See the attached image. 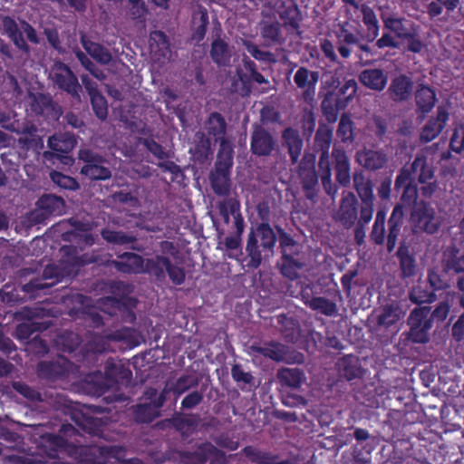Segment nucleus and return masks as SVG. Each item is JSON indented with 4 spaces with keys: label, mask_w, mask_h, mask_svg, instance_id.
Wrapping results in <instances>:
<instances>
[{
    "label": "nucleus",
    "mask_w": 464,
    "mask_h": 464,
    "mask_svg": "<svg viewBox=\"0 0 464 464\" xmlns=\"http://www.w3.org/2000/svg\"><path fill=\"white\" fill-rule=\"evenodd\" d=\"M160 253L151 257L124 252L119 255L120 260H111V265L123 274H146L157 284H163L167 277L174 285H181L186 281V271L176 259L179 254L178 246L171 241L162 240L159 243Z\"/></svg>",
    "instance_id": "obj_1"
},
{
    "label": "nucleus",
    "mask_w": 464,
    "mask_h": 464,
    "mask_svg": "<svg viewBox=\"0 0 464 464\" xmlns=\"http://www.w3.org/2000/svg\"><path fill=\"white\" fill-rule=\"evenodd\" d=\"M380 17L384 32L375 43L379 49H397L400 45H403L405 51L420 53L425 48L426 45L420 32V26L415 22L401 15L390 6L381 8Z\"/></svg>",
    "instance_id": "obj_2"
},
{
    "label": "nucleus",
    "mask_w": 464,
    "mask_h": 464,
    "mask_svg": "<svg viewBox=\"0 0 464 464\" xmlns=\"http://www.w3.org/2000/svg\"><path fill=\"white\" fill-rule=\"evenodd\" d=\"M386 210L378 209L372 229L370 234L372 241L378 246H382L386 241V249L392 253L397 244L404 223V211L401 205H396L388 219V234L385 237Z\"/></svg>",
    "instance_id": "obj_3"
},
{
    "label": "nucleus",
    "mask_w": 464,
    "mask_h": 464,
    "mask_svg": "<svg viewBox=\"0 0 464 464\" xmlns=\"http://www.w3.org/2000/svg\"><path fill=\"white\" fill-rule=\"evenodd\" d=\"M333 141V129L325 124H320L314 136V149L321 152L318 168L322 186L327 195L334 199L338 187L332 181V169L329 158V150Z\"/></svg>",
    "instance_id": "obj_4"
},
{
    "label": "nucleus",
    "mask_w": 464,
    "mask_h": 464,
    "mask_svg": "<svg viewBox=\"0 0 464 464\" xmlns=\"http://www.w3.org/2000/svg\"><path fill=\"white\" fill-rule=\"evenodd\" d=\"M20 27L15 19L10 15L0 16V31L2 34L6 35L14 44V45L25 54H29L31 48L26 43L23 33L25 34L27 40L34 44L40 43L34 27L25 20L20 21Z\"/></svg>",
    "instance_id": "obj_5"
},
{
    "label": "nucleus",
    "mask_w": 464,
    "mask_h": 464,
    "mask_svg": "<svg viewBox=\"0 0 464 464\" xmlns=\"http://www.w3.org/2000/svg\"><path fill=\"white\" fill-rule=\"evenodd\" d=\"M334 35L337 51L343 59H348L355 45L360 44V40H364L362 25L357 20L353 22L347 20L337 24Z\"/></svg>",
    "instance_id": "obj_6"
},
{
    "label": "nucleus",
    "mask_w": 464,
    "mask_h": 464,
    "mask_svg": "<svg viewBox=\"0 0 464 464\" xmlns=\"http://www.w3.org/2000/svg\"><path fill=\"white\" fill-rule=\"evenodd\" d=\"M78 159L83 163L81 174L89 179L97 181L108 180L111 178V170L108 167L109 162L101 154L90 149H80Z\"/></svg>",
    "instance_id": "obj_7"
},
{
    "label": "nucleus",
    "mask_w": 464,
    "mask_h": 464,
    "mask_svg": "<svg viewBox=\"0 0 464 464\" xmlns=\"http://www.w3.org/2000/svg\"><path fill=\"white\" fill-rule=\"evenodd\" d=\"M411 223L414 233L435 234L440 222L436 216V211L430 202L420 200L415 207L411 208Z\"/></svg>",
    "instance_id": "obj_8"
},
{
    "label": "nucleus",
    "mask_w": 464,
    "mask_h": 464,
    "mask_svg": "<svg viewBox=\"0 0 464 464\" xmlns=\"http://www.w3.org/2000/svg\"><path fill=\"white\" fill-rule=\"evenodd\" d=\"M110 342H124L127 344L137 345V333L131 327L123 326L120 329L104 330L102 335H96L86 344V350L93 353L106 351Z\"/></svg>",
    "instance_id": "obj_9"
},
{
    "label": "nucleus",
    "mask_w": 464,
    "mask_h": 464,
    "mask_svg": "<svg viewBox=\"0 0 464 464\" xmlns=\"http://www.w3.org/2000/svg\"><path fill=\"white\" fill-rule=\"evenodd\" d=\"M77 145V138L72 132H58L50 136L48 139V147L53 152L45 151L44 157L52 156L60 160V162L66 166H72L74 159L72 156V151Z\"/></svg>",
    "instance_id": "obj_10"
},
{
    "label": "nucleus",
    "mask_w": 464,
    "mask_h": 464,
    "mask_svg": "<svg viewBox=\"0 0 464 464\" xmlns=\"http://www.w3.org/2000/svg\"><path fill=\"white\" fill-rule=\"evenodd\" d=\"M353 187L361 198L359 226L367 225L372 218L375 198L372 183L362 172L353 174Z\"/></svg>",
    "instance_id": "obj_11"
},
{
    "label": "nucleus",
    "mask_w": 464,
    "mask_h": 464,
    "mask_svg": "<svg viewBox=\"0 0 464 464\" xmlns=\"http://www.w3.org/2000/svg\"><path fill=\"white\" fill-rule=\"evenodd\" d=\"M64 276V270L59 266L48 265L44 267L41 277L31 279L23 285L22 289L31 295H38L41 293L50 294V289L62 282Z\"/></svg>",
    "instance_id": "obj_12"
},
{
    "label": "nucleus",
    "mask_w": 464,
    "mask_h": 464,
    "mask_svg": "<svg viewBox=\"0 0 464 464\" xmlns=\"http://www.w3.org/2000/svg\"><path fill=\"white\" fill-rule=\"evenodd\" d=\"M297 176L306 198L315 201L319 192V182L314 154L304 155L298 165Z\"/></svg>",
    "instance_id": "obj_13"
},
{
    "label": "nucleus",
    "mask_w": 464,
    "mask_h": 464,
    "mask_svg": "<svg viewBox=\"0 0 464 464\" xmlns=\"http://www.w3.org/2000/svg\"><path fill=\"white\" fill-rule=\"evenodd\" d=\"M430 306L414 308L407 320L410 326L408 338L415 343H426L430 341V332L432 328L430 320Z\"/></svg>",
    "instance_id": "obj_14"
},
{
    "label": "nucleus",
    "mask_w": 464,
    "mask_h": 464,
    "mask_svg": "<svg viewBox=\"0 0 464 464\" xmlns=\"http://www.w3.org/2000/svg\"><path fill=\"white\" fill-rule=\"evenodd\" d=\"M131 371L120 361L109 358L104 366V381L97 383L95 393L98 396L105 394L110 387L115 384L128 383L131 380Z\"/></svg>",
    "instance_id": "obj_15"
},
{
    "label": "nucleus",
    "mask_w": 464,
    "mask_h": 464,
    "mask_svg": "<svg viewBox=\"0 0 464 464\" xmlns=\"http://www.w3.org/2000/svg\"><path fill=\"white\" fill-rule=\"evenodd\" d=\"M53 84L72 98H80L82 85L71 68L63 62H55L50 73Z\"/></svg>",
    "instance_id": "obj_16"
},
{
    "label": "nucleus",
    "mask_w": 464,
    "mask_h": 464,
    "mask_svg": "<svg viewBox=\"0 0 464 464\" xmlns=\"http://www.w3.org/2000/svg\"><path fill=\"white\" fill-rule=\"evenodd\" d=\"M72 362L64 356H58L51 361H41L37 363V373L40 378L49 382L65 379L72 370Z\"/></svg>",
    "instance_id": "obj_17"
},
{
    "label": "nucleus",
    "mask_w": 464,
    "mask_h": 464,
    "mask_svg": "<svg viewBox=\"0 0 464 464\" xmlns=\"http://www.w3.org/2000/svg\"><path fill=\"white\" fill-rule=\"evenodd\" d=\"M140 143L142 144L155 158L160 160L158 163V167L163 172H169L172 175L171 181H176L179 178H183L184 175L181 168L174 161L167 160V159L169 158V153L153 138H142L140 140Z\"/></svg>",
    "instance_id": "obj_18"
},
{
    "label": "nucleus",
    "mask_w": 464,
    "mask_h": 464,
    "mask_svg": "<svg viewBox=\"0 0 464 464\" xmlns=\"http://www.w3.org/2000/svg\"><path fill=\"white\" fill-rule=\"evenodd\" d=\"M4 128L20 136L18 138V144L23 149L40 151L44 147V139L38 133L37 126L32 121H26L17 128H14L13 124L11 126L4 125Z\"/></svg>",
    "instance_id": "obj_19"
},
{
    "label": "nucleus",
    "mask_w": 464,
    "mask_h": 464,
    "mask_svg": "<svg viewBox=\"0 0 464 464\" xmlns=\"http://www.w3.org/2000/svg\"><path fill=\"white\" fill-rule=\"evenodd\" d=\"M31 102H29V110L35 116H42L46 121H56L63 114L62 108L53 101L52 97L44 94H31Z\"/></svg>",
    "instance_id": "obj_20"
},
{
    "label": "nucleus",
    "mask_w": 464,
    "mask_h": 464,
    "mask_svg": "<svg viewBox=\"0 0 464 464\" xmlns=\"http://www.w3.org/2000/svg\"><path fill=\"white\" fill-rule=\"evenodd\" d=\"M334 218L345 228L353 227L358 221V199L353 192L343 193Z\"/></svg>",
    "instance_id": "obj_21"
},
{
    "label": "nucleus",
    "mask_w": 464,
    "mask_h": 464,
    "mask_svg": "<svg viewBox=\"0 0 464 464\" xmlns=\"http://www.w3.org/2000/svg\"><path fill=\"white\" fill-rule=\"evenodd\" d=\"M319 78L320 73L317 71H310L303 66L296 71L294 81L296 86L302 90V96L305 102L314 101Z\"/></svg>",
    "instance_id": "obj_22"
},
{
    "label": "nucleus",
    "mask_w": 464,
    "mask_h": 464,
    "mask_svg": "<svg viewBox=\"0 0 464 464\" xmlns=\"http://www.w3.org/2000/svg\"><path fill=\"white\" fill-rule=\"evenodd\" d=\"M449 119L448 110L444 106H439L436 116L430 117L421 128L420 140L427 143L435 140L446 127Z\"/></svg>",
    "instance_id": "obj_23"
},
{
    "label": "nucleus",
    "mask_w": 464,
    "mask_h": 464,
    "mask_svg": "<svg viewBox=\"0 0 464 464\" xmlns=\"http://www.w3.org/2000/svg\"><path fill=\"white\" fill-rule=\"evenodd\" d=\"M242 68L237 69V74L239 81L243 85V92L245 95H248L251 92L252 84L254 82L262 84L266 83V80L257 71L255 62L249 57L244 56L242 59Z\"/></svg>",
    "instance_id": "obj_24"
},
{
    "label": "nucleus",
    "mask_w": 464,
    "mask_h": 464,
    "mask_svg": "<svg viewBox=\"0 0 464 464\" xmlns=\"http://www.w3.org/2000/svg\"><path fill=\"white\" fill-rule=\"evenodd\" d=\"M276 149V140L262 126H256L251 134L250 150L256 156H268Z\"/></svg>",
    "instance_id": "obj_25"
},
{
    "label": "nucleus",
    "mask_w": 464,
    "mask_h": 464,
    "mask_svg": "<svg viewBox=\"0 0 464 464\" xmlns=\"http://www.w3.org/2000/svg\"><path fill=\"white\" fill-rule=\"evenodd\" d=\"M412 79L403 73L393 77L387 90L389 98L394 102H407L413 92Z\"/></svg>",
    "instance_id": "obj_26"
},
{
    "label": "nucleus",
    "mask_w": 464,
    "mask_h": 464,
    "mask_svg": "<svg viewBox=\"0 0 464 464\" xmlns=\"http://www.w3.org/2000/svg\"><path fill=\"white\" fill-rule=\"evenodd\" d=\"M218 210L225 223H229L230 216L234 218L236 235L241 236L244 232L245 223L240 213V202L237 198H227L219 202Z\"/></svg>",
    "instance_id": "obj_27"
},
{
    "label": "nucleus",
    "mask_w": 464,
    "mask_h": 464,
    "mask_svg": "<svg viewBox=\"0 0 464 464\" xmlns=\"http://www.w3.org/2000/svg\"><path fill=\"white\" fill-rule=\"evenodd\" d=\"M332 157L334 161L336 181L340 186L348 187L351 183V165L344 149L334 146Z\"/></svg>",
    "instance_id": "obj_28"
},
{
    "label": "nucleus",
    "mask_w": 464,
    "mask_h": 464,
    "mask_svg": "<svg viewBox=\"0 0 464 464\" xmlns=\"http://www.w3.org/2000/svg\"><path fill=\"white\" fill-rule=\"evenodd\" d=\"M311 292L312 289L309 286H305L301 291L302 299L307 306L326 316L336 315L338 308L334 302L325 297L313 296Z\"/></svg>",
    "instance_id": "obj_29"
},
{
    "label": "nucleus",
    "mask_w": 464,
    "mask_h": 464,
    "mask_svg": "<svg viewBox=\"0 0 464 464\" xmlns=\"http://www.w3.org/2000/svg\"><path fill=\"white\" fill-rule=\"evenodd\" d=\"M68 441L63 436L53 433H44L40 436L37 450L39 454L50 459H56L58 452L65 450Z\"/></svg>",
    "instance_id": "obj_30"
},
{
    "label": "nucleus",
    "mask_w": 464,
    "mask_h": 464,
    "mask_svg": "<svg viewBox=\"0 0 464 464\" xmlns=\"http://www.w3.org/2000/svg\"><path fill=\"white\" fill-rule=\"evenodd\" d=\"M441 266L447 275L464 273V253L455 246H448L442 255Z\"/></svg>",
    "instance_id": "obj_31"
},
{
    "label": "nucleus",
    "mask_w": 464,
    "mask_h": 464,
    "mask_svg": "<svg viewBox=\"0 0 464 464\" xmlns=\"http://www.w3.org/2000/svg\"><path fill=\"white\" fill-rule=\"evenodd\" d=\"M336 368L340 377L347 381L363 377L364 372L360 360L353 354H347L341 357L336 362Z\"/></svg>",
    "instance_id": "obj_32"
},
{
    "label": "nucleus",
    "mask_w": 464,
    "mask_h": 464,
    "mask_svg": "<svg viewBox=\"0 0 464 464\" xmlns=\"http://www.w3.org/2000/svg\"><path fill=\"white\" fill-rule=\"evenodd\" d=\"M212 190L217 196L229 198L231 191V169L215 168L209 174Z\"/></svg>",
    "instance_id": "obj_33"
},
{
    "label": "nucleus",
    "mask_w": 464,
    "mask_h": 464,
    "mask_svg": "<svg viewBox=\"0 0 464 464\" xmlns=\"http://www.w3.org/2000/svg\"><path fill=\"white\" fill-rule=\"evenodd\" d=\"M415 102L417 111L420 112L423 117L426 116L433 110L437 102L435 91L429 85L418 84L415 91Z\"/></svg>",
    "instance_id": "obj_34"
},
{
    "label": "nucleus",
    "mask_w": 464,
    "mask_h": 464,
    "mask_svg": "<svg viewBox=\"0 0 464 464\" xmlns=\"http://www.w3.org/2000/svg\"><path fill=\"white\" fill-rule=\"evenodd\" d=\"M359 81L368 89L382 92L387 85L388 75L382 69H365L359 74Z\"/></svg>",
    "instance_id": "obj_35"
},
{
    "label": "nucleus",
    "mask_w": 464,
    "mask_h": 464,
    "mask_svg": "<svg viewBox=\"0 0 464 464\" xmlns=\"http://www.w3.org/2000/svg\"><path fill=\"white\" fill-rule=\"evenodd\" d=\"M162 400L158 401L156 407L147 402H140L132 406V413L134 420L137 423H151L154 420L160 416V409L162 408Z\"/></svg>",
    "instance_id": "obj_36"
},
{
    "label": "nucleus",
    "mask_w": 464,
    "mask_h": 464,
    "mask_svg": "<svg viewBox=\"0 0 464 464\" xmlns=\"http://www.w3.org/2000/svg\"><path fill=\"white\" fill-rule=\"evenodd\" d=\"M261 36L268 44H280L284 41L283 26L272 17H266L261 22Z\"/></svg>",
    "instance_id": "obj_37"
},
{
    "label": "nucleus",
    "mask_w": 464,
    "mask_h": 464,
    "mask_svg": "<svg viewBox=\"0 0 464 464\" xmlns=\"http://www.w3.org/2000/svg\"><path fill=\"white\" fill-rule=\"evenodd\" d=\"M254 353H257L276 362H283L287 354V347L278 342L266 343L265 345L254 343L250 346Z\"/></svg>",
    "instance_id": "obj_38"
},
{
    "label": "nucleus",
    "mask_w": 464,
    "mask_h": 464,
    "mask_svg": "<svg viewBox=\"0 0 464 464\" xmlns=\"http://www.w3.org/2000/svg\"><path fill=\"white\" fill-rule=\"evenodd\" d=\"M322 111L330 123L336 121L340 111L346 108V102L341 101L334 92H328L322 101Z\"/></svg>",
    "instance_id": "obj_39"
},
{
    "label": "nucleus",
    "mask_w": 464,
    "mask_h": 464,
    "mask_svg": "<svg viewBox=\"0 0 464 464\" xmlns=\"http://www.w3.org/2000/svg\"><path fill=\"white\" fill-rule=\"evenodd\" d=\"M37 206L41 210V216H59L62 214L65 206L63 198L55 195H43L37 201Z\"/></svg>",
    "instance_id": "obj_40"
},
{
    "label": "nucleus",
    "mask_w": 464,
    "mask_h": 464,
    "mask_svg": "<svg viewBox=\"0 0 464 464\" xmlns=\"http://www.w3.org/2000/svg\"><path fill=\"white\" fill-rule=\"evenodd\" d=\"M81 44L87 53L102 64L111 63L112 56L111 52L102 44L92 42L86 35L81 36Z\"/></svg>",
    "instance_id": "obj_41"
},
{
    "label": "nucleus",
    "mask_w": 464,
    "mask_h": 464,
    "mask_svg": "<svg viewBox=\"0 0 464 464\" xmlns=\"http://www.w3.org/2000/svg\"><path fill=\"white\" fill-rule=\"evenodd\" d=\"M113 448L81 447L79 450L80 462L82 464H106V455L111 453Z\"/></svg>",
    "instance_id": "obj_42"
},
{
    "label": "nucleus",
    "mask_w": 464,
    "mask_h": 464,
    "mask_svg": "<svg viewBox=\"0 0 464 464\" xmlns=\"http://www.w3.org/2000/svg\"><path fill=\"white\" fill-rule=\"evenodd\" d=\"M260 246L258 245V238L256 237V233L251 231L248 235L246 251L247 253V257L245 259L246 266L247 268L256 269L259 267L262 263V258L264 253L262 249L260 250Z\"/></svg>",
    "instance_id": "obj_43"
},
{
    "label": "nucleus",
    "mask_w": 464,
    "mask_h": 464,
    "mask_svg": "<svg viewBox=\"0 0 464 464\" xmlns=\"http://www.w3.org/2000/svg\"><path fill=\"white\" fill-rule=\"evenodd\" d=\"M218 450L211 442H203L194 451L184 452L183 456L193 464H206L208 460L216 456Z\"/></svg>",
    "instance_id": "obj_44"
},
{
    "label": "nucleus",
    "mask_w": 464,
    "mask_h": 464,
    "mask_svg": "<svg viewBox=\"0 0 464 464\" xmlns=\"http://www.w3.org/2000/svg\"><path fill=\"white\" fill-rule=\"evenodd\" d=\"M256 238L258 237V245L264 252V257L269 256L274 252L276 242V236L268 224H261L256 229Z\"/></svg>",
    "instance_id": "obj_45"
},
{
    "label": "nucleus",
    "mask_w": 464,
    "mask_h": 464,
    "mask_svg": "<svg viewBox=\"0 0 464 464\" xmlns=\"http://www.w3.org/2000/svg\"><path fill=\"white\" fill-rule=\"evenodd\" d=\"M411 170H413V174L418 173L417 179L420 184L434 179V168L428 163L427 158L423 155H416L411 162Z\"/></svg>",
    "instance_id": "obj_46"
},
{
    "label": "nucleus",
    "mask_w": 464,
    "mask_h": 464,
    "mask_svg": "<svg viewBox=\"0 0 464 464\" xmlns=\"http://www.w3.org/2000/svg\"><path fill=\"white\" fill-rule=\"evenodd\" d=\"M400 262V269L402 278H409L416 273V261L413 256L410 255L409 248L404 244H401L397 253Z\"/></svg>",
    "instance_id": "obj_47"
},
{
    "label": "nucleus",
    "mask_w": 464,
    "mask_h": 464,
    "mask_svg": "<svg viewBox=\"0 0 464 464\" xmlns=\"http://www.w3.org/2000/svg\"><path fill=\"white\" fill-rule=\"evenodd\" d=\"M234 146L231 141L222 138L219 142V149L215 162V168L231 169L233 167Z\"/></svg>",
    "instance_id": "obj_48"
},
{
    "label": "nucleus",
    "mask_w": 464,
    "mask_h": 464,
    "mask_svg": "<svg viewBox=\"0 0 464 464\" xmlns=\"http://www.w3.org/2000/svg\"><path fill=\"white\" fill-rule=\"evenodd\" d=\"M410 300L416 304H430L436 300V292L426 282H420L410 292Z\"/></svg>",
    "instance_id": "obj_49"
},
{
    "label": "nucleus",
    "mask_w": 464,
    "mask_h": 464,
    "mask_svg": "<svg viewBox=\"0 0 464 464\" xmlns=\"http://www.w3.org/2000/svg\"><path fill=\"white\" fill-rule=\"evenodd\" d=\"M150 48L156 54L166 57L170 53V43L167 34L160 30L150 34Z\"/></svg>",
    "instance_id": "obj_50"
},
{
    "label": "nucleus",
    "mask_w": 464,
    "mask_h": 464,
    "mask_svg": "<svg viewBox=\"0 0 464 464\" xmlns=\"http://www.w3.org/2000/svg\"><path fill=\"white\" fill-rule=\"evenodd\" d=\"M244 454L256 464H290V459L278 461L277 456L260 451L252 446H246L243 449Z\"/></svg>",
    "instance_id": "obj_51"
},
{
    "label": "nucleus",
    "mask_w": 464,
    "mask_h": 464,
    "mask_svg": "<svg viewBox=\"0 0 464 464\" xmlns=\"http://www.w3.org/2000/svg\"><path fill=\"white\" fill-rule=\"evenodd\" d=\"M212 61L219 66L227 65L230 62L228 44L222 39H215L209 52Z\"/></svg>",
    "instance_id": "obj_52"
},
{
    "label": "nucleus",
    "mask_w": 464,
    "mask_h": 464,
    "mask_svg": "<svg viewBox=\"0 0 464 464\" xmlns=\"http://www.w3.org/2000/svg\"><path fill=\"white\" fill-rule=\"evenodd\" d=\"M205 128L208 135L213 136L216 140H221L227 130V122L219 112L215 111L209 114Z\"/></svg>",
    "instance_id": "obj_53"
},
{
    "label": "nucleus",
    "mask_w": 464,
    "mask_h": 464,
    "mask_svg": "<svg viewBox=\"0 0 464 464\" xmlns=\"http://www.w3.org/2000/svg\"><path fill=\"white\" fill-rule=\"evenodd\" d=\"M198 378L196 375L183 374L176 380L171 387H169V392L174 394L175 400H178L185 392L197 388L198 386Z\"/></svg>",
    "instance_id": "obj_54"
},
{
    "label": "nucleus",
    "mask_w": 464,
    "mask_h": 464,
    "mask_svg": "<svg viewBox=\"0 0 464 464\" xmlns=\"http://www.w3.org/2000/svg\"><path fill=\"white\" fill-rule=\"evenodd\" d=\"M72 420L83 431L89 434H96L100 431L102 420L99 418L80 411L73 414Z\"/></svg>",
    "instance_id": "obj_55"
},
{
    "label": "nucleus",
    "mask_w": 464,
    "mask_h": 464,
    "mask_svg": "<svg viewBox=\"0 0 464 464\" xmlns=\"http://www.w3.org/2000/svg\"><path fill=\"white\" fill-rule=\"evenodd\" d=\"M361 13L362 14V23L368 30L369 41H373L379 34L380 25L377 16L372 7L365 4L361 5Z\"/></svg>",
    "instance_id": "obj_56"
},
{
    "label": "nucleus",
    "mask_w": 464,
    "mask_h": 464,
    "mask_svg": "<svg viewBox=\"0 0 464 464\" xmlns=\"http://www.w3.org/2000/svg\"><path fill=\"white\" fill-rule=\"evenodd\" d=\"M102 237L108 243L123 246L137 241V237L133 235L127 234L123 231H116L110 228H102L101 230Z\"/></svg>",
    "instance_id": "obj_57"
},
{
    "label": "nucleus",
    "mask_w": 464,
    "mask_h": 464,
    "mask_svg": "<svg viewBox=\"0 0 464 464\" xmlns=\"http://www.w3.org/2000/svg\"><path fill=\"white\" fill-rule=\"evenodd\" d=\"M399 320L400 315L396 309L392 305H386L377 317V327L379 330H389L392 327L396 329Z\"/></svg>",
    "instance_id": "obj_58"
},
{
    "label": "nucleus",
    "mask_w": 464,
    "mask_h": 464,
    "mask_svg": "<svg viewBox=\"0 0 464 464\" xmlns=\"http://www.w3.org/2000/svg\"><path fill=\"white\" fill-rule=\"evenodd\" d=\"M78 318L84 320L90 327L100 328L104 324L102 314L95 309V307H84L74 313Z\"/></svg>",
    "instance_id": "obj_59"
},
{
    "label": "nucleus",
    "mask_w": 464,
    "mask_h": 464,
    "mask_svg": "<svg viewBox=\"0 0 464 464\" xmlns=\"http://www.w3.org/2000/svg\"><path fill=\"white\" fill-rule=\"evenodd\" d=\"M57 343L61 345L63 352L72 353L80 346L82 339L79 334L72 331H65L58 337Z\"/></svg>",
    "instance_id": "obj_60"
},
{
    "label": "nucleus",
    "mask_w": 464,
    "mask_h": 464,
    "mask_svg": "<svg viewBox=\"0 0 464 464\" xmlns=\"http://www.w3.org/2000/svg\"><path fill=\"white\" fill-rule=\"evenodd\" d=\"M336 135L343 142H352L353 140V122L348 114L343 113L341 116Z\"/></svg>",
    "instance_id": "obj_61"
},
{
    "label": "nucleus",
    "mask_w": 464,
    "mask_h": 464,
    "mask_svg": "<svg viewBox=\"0 0 464 464\" xmlns=\"http://www.w3.org/2000/svg\"><path fill=\"white\" fill-rule=\"evenodd\" d=\"M50 178L52 181L61 188L68 190H76L79 188L78 181L69 175L53 170L50 173Z\"/></svg>",
    "instance_id": "obj_62"
},
{
    "label": "nucleus",
    "mask_w": 464,
    "mask_h": 464,
    "mask_svg": "<svg viewBox=\"0 0 464 464\" xmlns=\"http://www.w3.org/2000/svg\"><path fill=\"white\" fill-rule=\"evenodd\" d=\"M364 161V165L367 169L372 170H377L382 169L385 165L387 161V157L382 151L371 150L365 152Z\"/></svg>",
    "instance_id": "obj_63"
},
{
    "label": "nucleus",
    "mask_w": 464,
    "mask_h": 464,
    "mask_svg": "<svg viewBox=\"0 0 464 464\" xmlns=\"http://www.w3.org/2000/svg\"><path fill=\"white\" fill-rule=\"evenodd\" d=\"M200 418L198 414H187L173 419V425L176 430L184 431L185 430H196L199 425Z\"/></svg>",
    "instance_id": "obj_64"
}]
</instances>
